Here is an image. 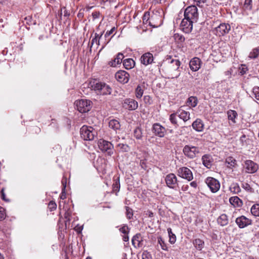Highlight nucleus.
Masks as SVG:
<instances>
[{"instance_id": "1", "label": "nucleus", "mask_w": 259, "mask_h": 259, "mask_svg": "<svg viewBox=\"0 0 259 259\" xmlns=\"http://www.w3.org/2000/svg\"><path fill=\"white\" fill-rule=\"evenodd\" d=\"M166 63L168 64V73L169 78H175L180 75V66L181 62L178 59H172L169 56H167L165 60Z\"/></svg>"}, {"instance_id": "2", "label": "nucleus", "mask_w": 259, "mask_h": 259, "mask_svg": "<svg viewBox=\"0 0 259 259\" xmlns=\"http://www.w3.org/2000/svg\"><path fill=\"white\" fill-rule=\"evenodd\" d=\"M92 90L98 94L103 95H110L111 93V89L109 85L105 83L97 82L96 80L90 82Z\"/></svg>"}, {"instance_id": "3", "label": "nucleus", "mask_w": 259, "mask_h": 259, "mask_svg": "<svg viewBox=\"0 0 259 259\" xmlns=\"http://www.w3.org/2000/svg\"><path fill=\"white\" fill-rule=\"evenodd\" d=\"M80 134L83 140L92 141L97 136V131L92 126L83 125L80 129Z\"/></svg>"}, {"instance_id": "4", "label": "nucleus", "mask_w": 259, "mask_h": 259, "mask_svg": "<svg viewBox=\"0 0 259 259\" xmlns=\"http://www.w3.org/2000/svg\"><path fill=\"white\" fill-rule=\"evenodd\" d=\"M184 16L187 19L197 22L199 17L197 8L194 5L188 6L185 10Z\"/></svg>"}, {"instance_id": "5", "label": "nucleus", "mask_w": 259, "mask_h": 259, "mask_svg": "<svg viewBox=\"0 0 259 259\" xmlns=\"http://www.w3.org/2000/svg\"><path fill=\"white\" fill-rule=\"evenodd\" d=\"M75 105L78 111L81 113H85L92 108V102L87 99H81L75 102Z\"/></svg>"}, {"instance_id": "6", "label": "nucleus", "mask_w": 259, "mask_h": 259, "mask_svg": "<svg viewBox=\"0 0 259 259\" xmlns=\"http://www.w3.org/2000/svg\"><path fill=\"white\" fill-rule=\"evenodd\" d=\"M183 152L187 157L189 159H193L200 153V150L197 147L187 145L184 147Z\"/></svg>"}, {"instance_id": "7", "label": "nucleus", "mask_w": 259, "mask_h": 259, "mask_svg": "<svg viewBox=\"0 0 259 259\" xmlns=\"http://www.w3.org/2000/svg\"><path fill=\"white\" fill-rule=\"evenodd\" d=\"M99 149L107 155L111 156L113 153V145L111 142L100 139L98 142Z\"/></svg>"}, {"instance_id": "8", "label": "nucleus", "mask_w": 259, "mask_h": 259, "mask_svg": "<svg viewBox=\"0 0 259 259\" xmlns=\"http://www.w3.org/2000/svg\"><path fill=\"white\" fill-rule=\"evenodd\" d=\"M231 29V26L229 24L221 23L218 26L215 27L212 31L215 35L221 36L228 33Z\"/></svg>"}, {"instance_id": "9", "label": "nucleus", "mask_w": 259, "mask_h": 259, "mask_svg": "<svg viewBox=\"0 0 259 259\" xmlns=\"http://www.w3.org/2000/svg\"><path fill=\"white\" fill-rule=\"evenodd\" d=\"M162 24V18L158 12L153 13L151 15L149 25L153 27L157 28L160 26Z\"/></svg>"}, {"instance_id": "10", "label": "nucleus", "mask_w": 259, "mask_h": 259, "mask_svg": "<svg viewBox=\"0 0 259 259\" xmlns=\"http://www.w3.org/2000/svg\"><path fill=\"white\" fill-rule=\"evenodd\" d=\"M205 183L212 193L217 192L220 188L219 182L213 178H207L205 180Z\"/></svg>"}, {"instance_id": "11", "label": "nucleus", "mask_w": 259, "mask_h": 259, "mask_svg": "<svg viewBox=\"0 0 259 259\" xmlns=\"http://www.w3.org/2000/svg\"><path fill=\"white\" fill-rule=\"evenodd\" d=\"M194 22L186 17L183 19L180 24V29L185 33H190L193 29V25Z\"/></svg>"}, {"instance_id": "12", "label": "nucleus", "mask_w": 259, "mask_h": 259, "mask_svg": "<svg viewBox=\"0 0 259 259\" xmlns=\"http://www.w3.org/2000/svg\"><path fill=\"white\" fill-rule=\"evenodd\" d=\"M178 175L180 177L190 181L193 180V176L191 170L187 167H182L178 170Z\"/></svg>"}, {"instance_id": "13", "label": "nucleus", "mask_w": 259, "mask_h": 259, "mask_svg": "<svg viewBox=\"0 0 259 259\" xmlns=\"http://www.w3.org/2000/svg\"><path fill=\"white\" fill-rule=\"evenodd\" d=\"M165 181L167 187L175 189L178 185L177 178L174 174H169L166 176Z\"/></svg>"}, {"instance_id": "14", "label": "nucleus", "mask_w": 259, "mask_h": 259, "mask_svg": "<svg viewBox=\"0 0 259 259\" xmlns=\"http://www.w3.org/2000/svg\"><path fill=\"white\" fill-rule=\"evenodd\" d=\"M115 78L117 80L122 83H126L129 80V74L124 70H119L117 71L115 75Z\"/></svg>"}, {"instance_id": "15", "label": "nucleus", "mask_w": 259, "mask_h": 259, "mask_svg": "<svg viewBox=\"0 0 259 259\" xmlns=\"http://www.w3.org/2000/svg\"><path fill=\"white\" fill-rule=\"evenodd\" d=\"M123 107L129 110H135L138 107V103L133 99H125L123 103Z\"/></svg>"}, {"instance_id": "16", "label": "nucleus", "mask_w": 259, "mask_h": 259, "mask_svg": "<svg viewBox=\"0 0 259 259\" xmlns=\"http://www.w3.org/2000/svg\"><path fill=\"white\" fill-rule=\"evenodd\" d=\"M235 222L239 228L242 229L251 225L252 221L244 215H241L236 218Z\"/></svg>"}, {"instance_id": "17", "label": "nucleus", "mask_w": 259, "mask_h": 259, "mask_svg": "<svg viewBox=\"0 0 259 259\" xmlns=\"http://www.w3.org/2000/svg\"><path fill=\"white\" fill-rule=\"evenodd\" d=\"M245 171L249 174H253L255 172L258 168V165L250 160H246L245 162Z\"/></svg>"}, {"instance_id": "18", "label": "nucleus", "mask_w": 259, "mask_h": 259, "mask_svg": "<svg viewBox=\"0 0 259 259\" xmlns=\"http://www.w3.org/2000/svg\"><path fill=\"white\" fill-rule=\"evenodd\" d=\"M153 130L156 136L161 138L164 136L166 132L165 128L159 123L154 124L153 125Z\"/></svg>"}, {"instance_id": "19", "label": "nucleus", "mask_w": 259, "mask_h": 259, "mask_svg": "<svg viewBox=\"0 0 259 259\" xmlns=\"http://www.w3.org/2000/svg\"><path fill=\"white\" fill-rule=\"evenodd\" d=\"M140 61L142 64L146 66L151 64L153 61V54L149 52L144 54L141 56Z\"/></svg>"}, {"instance_id": "20", "label": "nucleus", "mask_w": 259, "mask_h": 259, "mask_svg": "<svg viewBox=\"0 0 259 259\" xmlns=\"http://www.w3.org/2000/svg\"><path fill=\"white\" fill-rule=\"evenodd\" d=\"M201 64L200 59L197 57H194L190 60L189 66L193 71H197L200 68Z\"/></svg>"}, {"instance_id": "21", "label": "nucleus", "mask_w": 259, "mask_h": 259, "mask_svg": "<svg viewBox=\"0 0 259 259\" xmlns=\"http://www.w3.org/2000/svg\"><path fill=\"white\" fill-rule=\"evenodd\" d=\"M177 114H178V116L184 122H186L190 118L189 112L185 111L182 108H179L177 111Z\"/></svg>"}, {"instance_id": "22", "label": "nucleus", "mask_w": 259, "mask_h": 259, "mask_svg": "<svg viewBox=\"0 0 259 259\" xmlns=\"http://www.w3.org/2000/svg\"><path fill=\"white\" fill-rule=\"evenodd\" d=\"M192 126L194 130L198 132H202L204 129L203 122L199 118L197 119L193 122Z\"/></svg>"}, {"instance_id": "23", "label": "nucleus", "mask_w": 259, "mask_h": 259, "mask_svg": "<svg viewBox=\"0 0 259 259\" xmlns=\"http://www.w3.org/2000/svg\"><path fill=\"white\" fill-rule=\"evenodd\" d=\"M123 59V54L121 53H119L114 59L109 62V65L112 67H116L117 65L121 64Z\"/></svg>"}, {"instance_id": "24", "label": "nucleus", "mask_w": 259, "mask_h": 259, "mask_svg": "<svg viewBox=\"0 0 259 259\" xmlns=\"http://www.w3.org/2000/svg\"><path fill=\"white\" fill-rule=\"evenodd\" d=\"M142 238L140 234L135 235L132 239V242L133 246L136 247H140L142 246Z\"/></svg>"}, {"instance_id": "25", "label": "nucleus", "mask_w": 259, "mask_h": 259, "mask_svg": "<svg viewBox=\"0 0 259 259\" xmlns=\"http://www.w3.org/2000/svg\"><path fill=\"white\" fill-rule=\"evenodd\" d=\"M229 202L234 207H241L243 204L242 200L237 196L230 197Z\"/></svg>"}, {"instance_id": "26", "label": "nucleus", "mask_w": 259, "mask_h": 259, "mask_svg": "<svg viewBox=\"0 0 259 259\" xmlns=\"http://www.w3.org/2000/svg\"><path fill=\"white\" fill-rule=\"evenodd\" d=\"M202 163L207 168H210L212 165V161L210 156L208 155H204L202 157Z\"/></svg>"}, {"instance_id": "27", "label": "nucleus", "mask_w": 259, "mask_h": 259, "mask_svg": "<svg viewBox=\"0 0 259 259\" xmlns=\"http://www.w3.org/2000/svg\"><path fill=\"white\" fill-rule=\"evenodd\" d=\"M226 164L228 167L232 168L235 167L237 165V161L233 157H228L226 159Z\"/></svg>"}, {"instance_id": "28", "label": "nucleus", "mask_w": 259, "mask_h": 259, "mask_svg": "<svg viewBox=\"0 0 259 259\" xmlns=\"http://www.w3.org/2000/svg\"><path fill=\"white\" fill-rule=\"evenodd\" d=\"M135 64L134 60L131 58L126 59L123 61V65L126 69H130L133 68Z\"/></svg>"}, {"instance_id": "29", "label": "nucleus", "mask_w": 259, "mask_h": 259, "mask_svg": "<svg viewBox=\"0 0 259 259\" xmlns=\"http://www.w3.org/2000/svg\"><path fill=\"white\" fill-rule=\"evenodd\" d=\"M109 127L114 131L119 130L120 127V124L118 120L113 119L109 122Z\"/></svg>"}, {"instance_id": "30", "label": "nucleus", "mask_w": 259, "mask_h": 259, "mask_svg": "<svg viewBox=\"0 0 259 259\" xmlns=\"http://www.w3.org/2000/svg\"><path fill=\"white\" fill-rule=\"evenodd\" d=\"M219 224L222 226H225L228 224V217L226 214H221L217 220Z\"/></svg>"}, {"instance_id": "31", "label": "nucleus", "mask_w": 259, "mask_h": 259, "mask_svg": "<svg viewBox=\"0 0 259 259\" xmlns=\"http://www.w3.org/2000/svg\"><path fill=\"white\" fill-rule=\"evenodd\" d=\"M228 118L233 123H236L235 119L238 115L237 112L233 110H229L227 111Z\"/></svg>"}, {"instance_id": "32", "label": "nucleus", "mask_w": 259, "mask_h": 259, "mask_svg": "<svg viewBox=\"0 0 259 259\" xmlns=\"http://www.w3.org/2000/svg\"><path fill=\"white\" fill-rule=\"evenodd\" d=\"M193 244L198 250H201L204 247V242L200 239H196L193 241Z\"/></svg>"}, {"instance_id": "33", "label": "nucleus", "mask_w": 259, "mask_h": 259, "mask_svg": "<svg viewBox=\"0 0 259 259\" xmlns=\"http://www.w3.org/2000/svg\"><path fill=\"white\" fill-rule=\"evenodd\" d=\"M230 191L234 194H238L241 191L240 187L238 183H233L229 187Z\"/></svg>"}, {"instance_id": "34", "label": "nucleus", "mask_w": 259, "mask_h": 259, "mask_svg": "<svg viewBox=\"0 0 259 259\" xmlns=\"http://www.w3.org/2000/svg\"><path fill=\"white\" fill-rule=\"evenodd\" d=\"M251 213L255 217H259V203L254 204L250 209Z\"/></svg>"}, {"instance_id": "35", "label": "nucleus", "mask_w": 259, "mask_h": 259, "mask_svg": "<svg viewBox=\"0 0 259 259\" xmlns=\"http://www.w3.org/2000/svg\"><path fill=\"white\" fill-rule=\"evenodd\" d=\"M158 244L160 246L161 249L165 251H168V248L165 241L161 237L157 238Z\"/></svg>"}, {"instance_id": "36", "label": "nucleus", "mask_w": 259, "mask_h": 259, "mask_svg": "<svg viewBox=\"0 0 259 259\" xmlns=\"http://www.w3.org/2000/svg\"><path fill=\"white\" fill-rule=\"evenodd\" d=\"M187 103L189 106L195 107L197 104L198 100L196 97L191 96L188 98Z\"/></svg>"}, {"instance_id": "37", "label": "nucleus", "mask_w": 259, "mask_h": 259, "mask_svg": "<svg viewBox=\"0 0 259 259\" xmlns=\"http://www.w3.org/2000/svg\"><path fill=\"white\" fill-rule=\"evenodd\" d=\"M174 38L177 42L181 44L184 42L185 40V37L183 35L179 33H175L174 35Z\"/></svg>"}, {"instance_id": "38", "label": "nucleus", "mask_w": 259, "mask_h": 259, "mask_svg": "<svg viewBox=\"0 0 259 259\" xmlns=\"http://www.w3.org/2000/svg\"><path fill=\"white\" fill-rule=\"evenodd\" d=\"M259 55V48H256L253 49L249 53L248 57L250 59H255Z\"/></svg>"}, {"instance_id": "39", "label": "nucleus", "mask_w": 259, "mask_h": 259, "mask_svg": "<svg viewBox=\"0 0 259 259\" xmlns=\"http://www.w3.org/2000/svg\"><path fill=\"white\" fill-rule=\"evenodd\" d=\"M144 93V90L142 88L141 86L139 85L136 89L135 94L136 97L137 99H141Z\"/></svg>"}, {"instance_id": "40", "label": "nucleus", "mask_w": 259, "mask_h": 259, "mask_svg": "<svg viewBox=\"0 0 259 259\" xmlns=\"http://www.w3.org/2000/svg\"><path fill=\"white\" fill-rule=\"evenodd\" d=\"M103 34V32L101 34V35H99L97 33L95 34V37L92 39L91 41L92 46L95 44H96L97 46L100 45V39L102 37Z\"/></svg>"}, {"instance_id": "41", "label": "nucleus", "mask_w": 259, "mask_h": 259, "mask_svg": "<svg viewBox=\"0 0 259 259\" xmlns=\"http://www.w3.org/2000/svg\"><path fill=\"white\" fill-rule=\"evenodd\" d=\"M177 116H178V114H177V112L176 113H174L172 114H171L169 116V120L170 122L175 125V126H178V122H177Z\"/></svg>"}, {"instance_id": "42", "label": "nucleus", "mask_w": 259, "mask_h": 259, "mask_svg": "<svg viewBox=\"0 0 259 259\" xmlns=\"http://www.w3.org/2000/svg\"><path fill=\"white\" fill-rule=\"evenodd\" d=\"M243 9L244 10H251L252 9V0H245L243 6Z\"/></svg>"}, {"instance_id": "43", "label": "nucleus", "mask_w": 259, "mask_h": 259, "mask_svg": "<svg viewBox=\"0 0 259 259\" xmlns=\"http://www.w3.org/2000/svg\"><path fill=\"white\" fill-rule=\"evenodd\" d=\"M134 137L137 139H141L142 137V130L139 127H137L134 132Z\"/></svg>"}, {"instance_id": "44", "label": "nucleus", "mask_w": 259, "mask_h": 259, "mask_svg": "<svg viewBox=\"0 0 259 259\" xmlns=\"http://www.w3.org/2000/svg\"><path fill=\"white\" fill-rule=\"evenodd\" d=\"M118 147L121 152H128L130 150V147L126 144H119Z\"/></svg>"}, {"instance_id": "45", "label": "nucleus", "mask_w": 259, "mask_h": 259, "mask_svg": "<svg viewBox=\"0 0 259 259\" xmlns=\"http://www.w3.org/2000/svg\"><path fill=\"white\" fill-rule=\"evenodd\" d=\"M150 17H151V16H150V13L149 12H147L145 13V14L143 17V22L145 24H147V23L149 24V22L150 21Z\"/></svg>"}, {"instance_id": "46", "label": "nucleus", "mask_w": 259, "mask_h": 259, "mask_svg": "<svg viewBox=\"0 0 259 259\" xmlns=\"http://www.w3.org/2000/svg\"><path fill=\"white\" fill-rule=\"evenodd\" d=\"M252 92L254 95L255 98L259 101V87H254L252 89Z\"/></svg>"}, {"instance_id": "47", "label": "nucleus", "mask_w": 259, "mask_h": 259, "mask_svg": "<svg viewBox=\"0 0 259 259\" xmlns=\"http://www.w3.org/2000/svg\"><path fill=\"white\" fill-rule=\"evenodd\" d=\"M143 100L144 103L147 105H151L153 102L151 97L148 95L145 96L144 97Z\"/></svg>"}, {"instance_id": "48", "label": "nucleus", "mask_w": 259, "mask_h": 259, "mask_svg": "<svg viewBox=\"0 0 259 259\" xmlns=\"http://www.w3.org/2000/svg\"><path fill=\"white\" fill-rule=\"evenodd\" d=\"M62 209L65 211V218L68 221H70L71 211L69 210V209H67L66 208H65V206H63Z\"/></svg>"}, {"instance_id": "49", "label": "nucleus", "mask_w": 259, "mask_h": 259, "mask_svg": "<svg viewBox=\"0 0 259 259\" xmlns=\"http://www.w3.org/2000/svg\"><path fill=\"white\" fill-rule=\"evenodd\" d=\"M126 215L128 219H131L133 215V210L127 206H126Z\"/></svg>"}, {"instance_id": "50", "label": "nucleus", "mask_w": 259, "mask_h": 259, "mask_svg": "<svg viewBox=\"0 0 259 259\" xmlns=\"http://www.w3.org/2000/svg\"><path fill=\"white\" fill-rule=\"evenodd\" d=\"M242 187L244 190H245L246 191L248 192H252L253 191L252 188L247 183H243L242 185Z\"/></svg>"}, {"instance_id": "51", "label": "nucleus", "mask_w": 259, "mask_h": 259, "mask_svg": "<svg viewBox=\"0 0 259 259\" xmlns=\"http://www.w3.org/2000/svg\"><path fill=\"white\" fill-rule=\"evenodd\" d=\"M142 259H152L151 254L147 251H144L142 255Z\"/></svg>"}, {"instance_id": "52", "label": "nucleus", "mask_w": 259, "mask_h": 259, "mask_svg": "<svg viewBox=\"0 0 259 259\" xmlns=\"http://www.w3.org/2000/svg\"><path fill=\"white\" fill-rule=\"evenodd\" d=\"M49 207L51 211H53L56 209L57 204L54 201H51L49 203Z\"/></svg>"}, {"instance_id": "53", "label": "nucleus", "mask_w": 259, "mask_h": 259, "mask_svg": "<svg viewBox=\"0 0 259 259\" xmlns=\"http://www.w3.org/2000/svg\"><path fill=\"white\" fill-rule=\"evenodd\" d=\"M119 231L122 233L125 234H128V227L126 225H124L119 229Z\"/></svg>"}, {"instance_id": "54", "label": "nucleus", "mask_w": 259, "mask_h": 259, "mask_svg": "<svg viewBox=\"0 0 259 259\" xmlns=\"http://www.w3.org/2000/svg\"><path fill=\"white\" fill-rule=\"evenodd\" d=\"M97 162H100L101 164L104 163V165H101V166H98V168L100 169L101 170H104L105 169V161L104 159H102V158L98 159L97 160Z\"/></svg>"}, {"instance_id": "55", "label": "nucleus", "mask_w": 259, "mask_h": 259, "mask_svg": "<svg viewBox=\"0 0 259 259\" xmlns=\"http://www.w3.org/2000/svg\"><path fill=\"white\" fill-rule=\"evenodd\" d=\"M247 71V68L245 65H242L241 67L239 69V73L241 75H243L246 73Z\"/></svg>"}, {"instance_id": "56", "label": "nucleus", "mask_w": 259, "mask_h": 259, "mask_svg": "<svg viewBox=\"0 0 259 259\" xmlns=\"http://www.w3.org/2000/svg\"><path fill=\"white\" fill-rule=\"evenodd\" d=\"M6 218L5 210L4 208H0V220H3Z\"/></svg>"}, {"instance_id": "57", "label": "nucleus", "mask_w": 259, "mask_h": 259, "mask_svg": "<svg viewBox=\"0 0 259 259\" xmlns=\"http://www.w3.org/2000/svg\"><path fill=\"white\" fill-rule=\"evenodd\" d=\"M176 241V236L173 234L172 235H169V242L171 244H174Z\"/></svg>"}, {"instance_id": "58", "label": "nucleus", "mask_w": 259, "mask_h": 259, "mask_svg": "<svg viewBox=\"0 0 259 259\" xmlns=\"http://www.w3.org/2000/svg\"><path fill=\"white\" fill-rule=\"evenodd\" d=\"M115 30V28L114 27L113 28H112L109 31H107L106 33L105 34V37H107L108 36H109L111 34H112L114 32V31Z\"/></svg>"}, {"instance_id": "59", "label": "nucleus", "mask_w": 259, "mask_h": 259, "mask_svg": "<svg viewBox=\"0 0 259 259\" xmlns=\"http://www.w3.org/2000/svg\"><path fill=\"white\" fill-rule=\"evenodd\" d=\"M194 2L199 7H203V5L205 3V0H193Z\"/></svg>"}, {"instance_id": "60", "label": "nucleus", "mask_w": 259, "mask_h": 259, "mask_svg": "<svg viewBox=\"0 0 259 259\" xmlns=\"http://www.w3.org/2000/svg\"><path fill=\"white\" fill-rule=\"evenodd\" d=\"M1 198L3 200H4L5 201H9V200L6 199V194L5 193V189L4 188H2L1 191Z\"/></svg>"}, {"instance_id": "61", "label": "nucleus", "mask_w": 259, "mask_h": 259, "mask_svg": "<svg viewBox=\"0 0 259 259\" xmlns=\"http://www.w3.org/2000/svg\"><path fill=\"white\" fill-rule=\"evenodd\" d=\"M74 229H75V231H77L78 233H80L83 229V226L76 225Z\"/></svg>"}, {"instance_id": "62", "label": "nucleus", "mask_w": 259, "mask_h": 259, "mask_svg": "<svg viewBox=\"0 0 259 259\" xmlns=\"http://www.w3.org/2000/svg\"><path fill=\"white\" fill-rule=\"evenodd\" d=\"M62 184L63 185V190H65L66 186V179H63L62 181Z\"/></svg>"}, {"instance_id": "63", "label": "nucleus", "mask_w": 259, "mask_h": 259, "mask_svg": "<svg viewBox=\"0 0 259 259\" xmlns=\"http://www.w3.org/2000/svg\"><path fill=\"white\" fill-rule=\"evenodd\" d=\"M122 239L124 242H127L129 240V237L127 234H125L123 236Z\"/></svg>"}, {"instance_id": "64", "label": "nucleus", "mask_w": 259, "mask_h": 259, "mask_svg": "<svg viewBox=\"0 0 259 259\" xmlns=\"http://www.w3.org/2000/svg\"><path fill=\"white\" fill-rule=\"evenodd\" d=\"M190 186L193 188H196L197 186V183L195 181H193L190 183Z\"/></svg>"}]
</instances>
